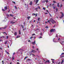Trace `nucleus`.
Listing matches in <instances>:
<instances>
[{
	"instance_id": "6ab92c4d",
	"label": "nucleus",
	"mask_w": 64,
	"mask_h": 64,
	"mask_svg": "<svg viewBox=\"0 0 64 64\" xmlns=\"http://www.w3.org/2000/svg\"><path fill=\"white\" fill-rule=\"evenodd\" d=\"M7 42H8V41L6 40V42H5V44H7Z\"/></svg>"
},
{
	"instance_id": "e433bc0d",
	"label": "nucleus",
	"mask_w": 64,
	"mask_h": 64,
	"mask_svg": "<svg viewBox=\"0 0 64 64\" xmlns=\"http://www.w3.org/2000/svg\"><path fill=\"white\" fill-rule=\"evenodd\" d=\"M12 58V60H14V58L13 57Z\"/></svg>"
},
{
	"instance_id": "8fccbe9b",
	"label": "nucleus",
	"mask_w": 64,
	"mask_h": 64,
	"mask_svg": "<svg viewBox=\"0 0 64 64\" xmlns=\"http://www.w3.org/2000/svg\"><path fill=\"white\" fill-rule=\"evenodd\" d=\"M45 14H48V13L46 12L45 13Z\"/></svg>"
},
{
	"instance_id": "aec40b11",
	"label": "nucleus",
	"mask_w": 64,
	"mask_h": 64,
	"mask_svg": "<svg viewBox=\"0 0 64 64\" xmlns=\"http://www.w3.org/2000/svg\"><path fill=\"white\" fill-rule=\"evenodd\" d=\"M14 8H15V9H18V8H17V7H16V6H14Z\"/></svg>"
},
{
	"instance_id": "423d86ee",
	"label": "nucleus",
	"mask_w": 64,
	"mask_h": 64,
	"mask_svg": "<svg viewBox=\"0 0 64 64\" xmlns=\"http://www.w3.org/2000/svg\"><path fill=\"white\" fill-rule=\"evenodd\" d=\"M17 35V32H14V36H16Z\"/></svg>"
},
{
	"instance_id": "338daca9",
	"label": "nucleus",
	"mask_w": 64,
	"mask_h": 64,
	"mask_svg": "<svg viewBox=\"0 0 64 64\" xmlns=\"http://www.w3.org/2000/svg\"><path fill=\"white\" fill-rule=\"evenodd\" d=\"M2 33L4 34V33H6V32H2Z\"/></svg>"
},
{
	"instance_id": "f3484780",
	"label": "nucleus",
	"mask_w": 64,
	"mask_h": 64,
	"mask_svg": "<svg viewBox=\"0 0 64 64\" xmlns=\"http://www.w3.org/2000/svg\"><path fill=\"white\" fill-rule=\"evenodd\" d=\"M35 10H36V11H37L38 12V10H38V8H35Z\"/></svg>"
},
{
	"instance_id": "f03ea898",
	"label": "nucleus",
	"mask_w": 64,
	"mask_h": 64,
	"mask_svg": "<svg viewBox=\"0 0 64 64\" xmlns=\"http://www.w3.org/2000/svg\"><path fill=\"white\" fill-rule=\"evenodd\" d=\"M4 8L6 10L8 9V8H7V6H4Z\"/></svg>"
},
{
	"instance_id": "a19ab883",
	"label": "nucleus",
	"mask_w": 64,
	"mask_h": 64,
	"mask_svg": "<svg viewBox=\"0 0 64 64\" xmlns=\"http://www.w3.org/2000/svg\"><path fill=\"white\" fill-rule=\"evenodd\" d=\"M10 16H13V15H12V14H10Z\"/></svg>"
},
{
	"instance_id": "dca6fc26",
	"label": "nucleus",
	"mask_w": 64,
	"mask_h": 64,
	"mask_svg": "<svg viewBox=\"0 0 64 64\" xmlns=\"http://www.w3.org/2000/svg\"><path fill=\"white\" fill-rule=\"evenodd\" d=\"M20 37V36H17L16 37V38H19Z\"/></svg>"
},
{
	"instance_id": "37998d69",
	"label": "nucleus",
	"mask_w": 64,
	"mask_h": 64,
	"mask_svg": "<svg viewBox=\"0 0 64 64\" xmlns=\"http://www.w3.org/2000/svg\"><path fill=\"white\" fill-rule=\"evenodd\" d=\"M48 28V27L47 26H46V27L45 28Z\"/></svg>"
},
{
	"instance_id": "4be33fe9",
	"label": "nucleus",
	"mask_w": 64,
	"mask_h": 64,
	"mask_svg": "<svg viewBox=\"0 0 64 64\" xmlns=\"http://www.w3.org/2000/svg\"><path fill=\"white\" fill-rule=\"evenodd\" d=\"M19 33L20 34H21V32H20V30H19Z\"/></svg>"
},
{
	"instance_id": "72a5a7b5",
	"label": "nucleus",
	"mask_w": 64,
	"mask_h": 64,
	"mask_svg": "<svg viewBox=\"0 0 64 64\" xmlns=\"http://www.w3.org/2000/svg\"><path fill=\"white\" fill-rule=\"evenodd\" d=\"M6 53L8 54H9V52H6Z\"/></svg>"
},
{
	"instance_id": "603ef678",
	"label": "nucleus",
	"mask_w": 64,
	"mask_h": 64,
	"mask_svg": "<svg viewBox=\"0 0 64 64\" xmlns=\"http://www.w3.org/2000/svg\"><path fill=\"white\" fill-rule=\"evenodd\" d=\"M22 26L23 28H24V27H23V25H22Z\"/></svg>"
},
{
	"instance_id": "393cba45",
	"label": "nucleus",
	"mask_w": 64,
	"mask_h": 64,
	"mask_svg": "<svg viewBox=\"0 0 64 64\" xmlns=\"http://www.w3.org/2000/svg\"><path fill=\"white\" fill-rule=\"evenodd\" d=\"M12 3H14V4H15V2L12 1Z\"/></svg>"
},
{
	"instance_id": "bf43d9fd",
	"label": "nucleus",
	"mask_w": 64,
	"mask_h": 64,
	"mask_svg": "<svg viewBox=\"0 0 64 64\" xmlns=\"http://www.w3.org/2000/svg\"><path fill=\"white\" fill-rule=\"evenodd\" d=\"M2 38V36H1L0 37V39H1V38Z\"/></svg>"
},
{
	"instance_id": "5fc2aeb1",
	"label": "nucleus",
	"mask_w": 64,
	"mask_h": 64,
	"mask_svg": "<svg viewBox=\"0 0 64 64\" xmlns=\"http://www.w3.org/2000/svg\"><path fill=\"white\" fill-rule=\"evenodd\" d=\"M17 64H19V63L18 62H17Z\"/></svg>"
},
{
	"instance_id": "09e8293b",
	"label": "nucleus",
	"mask_w": 64,
	"mask_h": 64,
	"mask_svg": "<svg viewBox=\"0 0 64 64\" xmlns=\"http://www.w3.org/2000/svg\"><path fill=\"white\" fill-rule=\"evenodd\" d=\"M2 38H4L5 37H4V36H2Z\"/></svg>"
},
{
	"instance_id": "9b49d317",
	"label": "nucleus",
	"mask_w": 64,
	"mask_h": 64,
	"mask_svg": "<svg viewBox=\"0 0 64 64\" xmlns=\"http://www.w3.org/2000/svg\"><path fill=\"white\" fill-rule=\"evenodd\" d=\"M30 18H31V17L30 16H28L27 17V18L28 20H29V19H30Z\"/></svg>"
},
{
	"instance_id": "ea45409f",
	"label": "nucleus",
	"mask_w": 64,
	"mask_h": 64,
	"mask_svg": "<svg viewBox=\"0 0 64 64\" xmlns=\"http://www.w3.org/2000/svg\"><path fill=\"white\" fill-rule=\"evenodd\" d=\"M51 60H52V61H54V60L53 59H51Z\"/></svg>"
},
{
	"instance_id": "a211bd4d",
	"label": "nucleus",
	"mask_w": 64,
	"mask_h": 64,
	"mask_svg": "<svg viewBox=\"0 0 64 64\" xmlns=\"http://www.w3.org/2000/svg\"><path fill=\"white\" fill-rule=\"evenodd\" d=\"M63 43H64V41L61 42V44H62V45H63Z\"/></svg>"
},
{
	"instance_id": "9d476101",
	"label": "nucleus",
	"mask_w": 64,
	"mask_h": 64,
	"mask_svg": "<svg viewBox=\"0 0 64 64\" xmlns=\"http://www.w3.org/2000/svg\"><path fill=\"white\" fill-rule=\"evenodd\" d=\"M57 6V7H60V5H59V3H58Z\"/></svg>"
},
{
	"instance_id": "473e14b6",
	"label": "nucleus",
	"mask_w": 64,
	"mask_h": 64,
	"mask_svg": "<svg viewBox=\"0 0 64 64\" xmlns=\"http://www.w3.org/2000/svg\"><path fill=\"white\" fill-rule=\"evenodd\" d=\"M56 11H58V8H57L56 9Z\"/></svg>"
},
{
	"instance_id": "b1692460",
	"label": "nucleus",
	"mask_w": 64,
	"mask_h": 64,
	"mask_svg": "<svg viewBox=\"0 0 64 64\" xmlns=\"http://www.w3.org/2000/svg\"><path fill=\"white\" fill-rule=\"evenodd\" d=\"M32 15H36V14L33 13V14H32Z\"/></svg>"
},
{
	"instance_id": "7ed1b4c3",
	"label": "nucleus",
	"mask_w": 64,
	"mask_h": 64,
	"mask_svg": "<svg viewBox=\"0 0 64 64\" xmlns=\"http://www.w3.org/2000/svg\"><path fill=\"white\" fill-rule=\"evenodd\" d=\"M32 52H33V53H35V52H36L34 50H32V52H31V53H32Z\"/></svg>"
},
{
	"instance_id": "f704fd0d",
	"label": "nucleus",
	"mask_w": 64,
	"mask_h": 64,
	"mask_svg": "<svg viewBox=\"0 0 64 64\" xmlns=\"http://www.w3.org/2000/svg\"><path fill=\"white\" fill-rule=\"evenodd\" d=\"M61 55H64V53H62L61 54Z\"/></svg>"
},
{
	"instance_id": "c756f323",
	"label": "nucleus",
	"mask_w": 64,
	"mask_h": 64,
	"mask_svg": "<svg viewBox=\"0 0 64 64\" xmlns=\"http://www.w3.org/2000/svg\"><path fill=\"white\" fill-rule=\"evenodd\" d=\"M54 39H55V38H54V39L53 40V41H54V42H56V41H54Z\"/></svg>"
},
{
	"instance_id": "052dcab7",
	"label": "nucleus",
	"mask_w": 64,
	"mask_h": 64,
	"mask_svg": "<svg viewBox=\"0 0 64 64\" xmlns=\"http://www.w3.org/2000/svg\"><path fill=\"white\" fill-rule=\"evenodd\" d=\"M10 10H9V11H8V12H10Z\"/></svg>"
},
{
	"instance_id": "f257e3e1",
	"label": "nucleus",
	"mask_w": 64,
	"mask_h": 64,
	"mask_svg": "<svg viewBox=\"0 0 64 64\" xmlns=\"http://www.w3.org/2000/svg\"><path fill=\"white\" fill-rule=\"evenodd\" d=\"M50 22H51L52 24H54V23H55L56 22L53 19V18H51L50 20H48V22L49 23H50V24L51 25V23L50 22Z\"/></svg>"
},
{
	"instance_id": "7c9ffc66",
	"label": "nucleus",
	"mask_w": 64,
	"mask_h": 64,
	"mask_svg": "<svg viewBox=\"0 0 64 64\" xmlns=\"http://www.w3.org/2000/svg\"><path fill=\"white\" fill-rule=\"evenodd\" d=\"M28 56H26L25 57V58H24V59H26L27 58H28Z\"/></svg>"
},
{
	"instance_id": "6e6d98bb",
	"label": "nucleus",
	"mask_w": 64,
	"mask_h": 64,
	"mask_svg": "<svg viewBox=\"0 0 64 64\" xmlns=\"http://www.w3.org/2000/svg\"><path fill=\"white\" fill-rule=\"evenodd\" d=\"M38 8H39V9H40V7H39V6H38Z\"/></svg>"
},
{
	"instance_id": "c03bdc74",
	"label": "nucleus",
	"mask_w": 64,
	"mask_h": 64,
	"mask_svg": "<svg viewBox=\"0 0 64 64\" xmlns=\"http://www.w3.org/2000/svg\"><path fill=\"white\" fill-rule=\"evenodd\" d=\"M32 54V55H33V56H35V55L34 54Z\"/></svg>"
},
{
	"instance_id": "69168bd1",
	"label": "nucleus",
	"mask_w": 64,
	"mask_h": 64,
	"mask_svg": "<svg viewBox=\"0 0 64 64\" xmlns=\"http://www.w3.org/2000/svg\"><path fill=\"white\" fill-rule=\"evenodd\" d=\"M46 12H48V10H46Z\"/></svg>"
},
{
	"instance_id": "3c124183",
	"label": "nucleus",
	"mask_w": 64,
	"mask_h": 64,
	"mask_svg": "<svg viewBox=\"0 0 64 64\" xmlns=\"http://www.w3.org/2000/svg\"><path fill=\"white\" fill-rule=\"evenodd\" d=\"M63 16H62L60 18H63Z\"/></svg>"
},
{
	"instance_id": "2eb2a0df",
	"label": "nucleus",
	"mask_w": 64,
	"mask_h": 64,
	"mask_svg": "<svg viewBox=\"0 0 64 64\" xmlns=\"http://www.w3.org/2000/svg\"><path fill=\"white\" fill-rule=\"evenodd\" d=\"M39 0H36V4H37V3H38V1H39Z\"/></svg>"
},
{
	"instance_id": "f8f14e48",
	"label": "nucleus",
	"mask_w": 64,
	"mask_h": 64,
	"mask_svg": "<svg viewBox=\"0 0 64 64\" xmlns=\"http://www.w3.org/2000/svg\"><path fill=\"white\" fill-rule=\"evenodd\" d=\"M54 29H52L50 30V32H53L54 31Z\"/></svg>"
},
{
	"instance_id": "6e6552de",
	"label": "nucleus",
	"mask_w": 64,
	"mask_h": 64,
	"mask_svg": "<svg viewBox=\"0 0 64 64\" xmlns=\"http://www.w3.org/2000/svg\"><path fill=\"white\" fill-rule=\"evenodd\" d=\"M60 13L62 14V16H64V14H63V13L62 12H60Z\"/></svg>"
},
{
	"instance_id": "cd10ccee",
	"label": "nucleus",
	"mask_w": 64,
	"mask_h": 64,
	"mask_svg": "<svg viewBox=\"0 0 64 64\" xmlns=\"http://www.w3.org/2000/svg\"><path fill=\"white\" fill-rule=\"evenodd\" d=\"M2 10L3 11H5V10L4 9H2Z\"/></svg>"
},
{
	"instance_id": "4d7b16f0",
	"label": "nucleus",
	"mask_w": 64,
	"mask_h": 64,
	"mask_svg": "<svg viewBox=\"0 0 64 64\" xmlns=\"http://www.w3.org/2000/svg\"><path fill=\"white\" fill-rule=\"evenodd\" d=\"M32 48H34V46H33Z\"/></svg>"
},
{
	"instance_id": "c85d7f7f",
	"label": "nucleus",
	"mask_w": 64,
	"mask_h": 64,
	"mask_svg": "<svg viewBox=\"0 0 64 64\" xmlns=\"http://www.w3.org/2000/svg\"><path fill=\"white\" fill-rule=\"evenodd\" d=\"M34 35H35V34H32V36H34Z\"/></svg>"
},
{
	"instance_id": "58836bf2",
	"label": "nucleus",
	"mask_w": 64,
	"mask_h": 64,
	"mask_svg": "<svg viewBox=\"0 0 64 64\" xmlns=\"http://www.w3.org/2000/svg\"><path fill=\"white\" fill-rule=\"evenodd\" d=\"M1 41H3V40H0V42H1Z\"/></svg>"
},
{
	"instance_id": "2f4dec72",
	"label": "nucleus",
	"mask_w": 64,
	"mask_h": 64,
	"mask_svg": "<svg viewBox=\"0 0 64 64\" xmlns=\"http://www.w3.org/2000/svg\"><path fill=\"white\" fill-rule=\"evenodd\" d=\"M2 64H4V60L2 61Z\"/></svg>"
},
{
	"instance_id": "680f3d73",
	"label": "nucleus",
	"mask_w": 64,
	"mask_h": 64,
	"mask_svg": "<svg viewBox=\"0 0 64 64\" xmlns=\"http://www.w3.org/2000/svg\"><path fill=\"white\" fill-rule=\"evenodd\" d=\"M15 54V52H14L13 54V55H14V54Z\"/></svg>"
},
{
	"instance_id": "a18cd8bd",
	"label": "nucleus",
	"mask_w": 64,
	"mask_h": 64,
	"mask_svg": "<svg viewBox=\"0 0 64 64\" xmlns=\"http://www.w3.org/2000/svg\"><path fill=\"white\" fill-rule=\"evenodd\" d=\"M33 36H32V37H31L30 38V39H31L32 38H33Z\"/></svg>"
},
{
	"instance_id": "c9c22d12",
	"label": "nucleus",
	"mask_w": 64,
	"mask_h": 64,
	"mask_svg": "<svg viewBox=\"0 0 64 64\" xmlns=\"http://www.w3.org/2000/svg\"><path fill=\"white\" fill-rule=\"evenodd\" d=\"M53 2L54 3H56V2L55 1H53Z\"/></svg>"
},
{
	"instance_id": "5701e85b",
	"label": "nucleus",
	"mask_w": 64,
	"mask_h": 64,
	"mask_svg": "<svg viewBox=\"0 0 64 64\" xmlns=\"http://www.w3.org/2000/svg\"><path fill=\"white\" fill-rule=\"evenodd\" d=\"M62 4H61L60 6V9H61V8L62 7Z\"/></svg>"
},
{
	"instance_id": "bb28decb",
	"label": "nucleus",
	"mask_w": 64,
	"mask_h": 64,
	"mask_svg": "<svg viewBox=\"0 0 64 64\" xmlns=\"http://www.w3.org/2000/svg\"><path fill=\"white\" fill-rule=\"evenodd\" d=\"M43 9L44 10H46V8H43Z\"/></svg>"
},
{
	"instance_id": "e2e57ef3",
	"label": "nucleus",
	"mask_w": 64,
	"mask_h": 64,
	"mask_svg": "<svg viewBox=\"0 0 64 64\" xmlns=\"http://www.w3.org/2000/svg\"><path fill=\"white\" fill-rule=\"evenodd\" d=\"M28 42H30V40H28Z\"/></svg>"
},
{
	"instance_id": "4468645a",
	"label": "nucleus",
	"mask_w": 64,
	"mask_h": 64,
	"mask_svg": "<svg viewBox=\"0 0 64 64\" xmlns=\"http://www.w3.org/2000/svg\"><path fill=\"white\" fill-rule=\"evenodd\" d=\"M15 23V22H13V21H12L10 22V23L11 24H14Z\"/></svg>"
},
{
	"instance_id": "49530a36",
	"label": "nucleus",
	"mask_w": 64,
	"mask_h": 64,
	"mask_svg": "<svg viewBox=\"0 0 64 64\" xmlns=\"http://www.w3.org/2000/svg\"><path fill=\"white\" fill-rule=\"evenodd\" d=\"M42 38V37H41V36H40V37L39 38V39H40V38Z\"/></svg>"
},
{
	"instance_id": "13d9d810",
	"label": "nucleus",
	"mask_w": 64,
	"mask_h": 64,
	"mask_svg": "<svg viewBox=\"0 0 64 64\" xmlns=\"http://www.w3.org/2000/svg\"><path fill=\"white\" fill-rule=\"evenodd\" d=\"M30 59H28V61H30Z\"/></svg>"
},
{
	"instance_id": "de8ad7c7",
	"label": "nucleus",
	"mask_w": 64,
	"mask_h": 64,
	"mask_svg": "<svg viewBox=\"0 0 64 64\" xmlns=\"http://www.w3.org/2000/svg\"><path fill=\"white\" fill-rule=\"evenodd\" d=\"M37 14H36V15L35 16H37Z\"/></svg>"
},
{
	"instance_id": "ddd939ff",
	"label": "nucleus",
	"mask_w": 64,
	"mask_h": 64,
	"mask_svg": "<svg viewBox=\"0 0 64 64\" xmlns=\"http://www.w3.org/2000/svg\"><path fill=\"white\" fill-rule=\"evenodd\" d=\"M43 2H46V3H48V0H44Z\"/></svg>"
},
{
	"instance_id": "774afa93",
	"label": "nucleus",
	"mask_w": 64,
	"mask_h": 64,
	"mask_svg": "<svg viewBox=\"0 0 64 64\" xmlns=\"http://www.w3.org/2000/svg\"><path fill=\"white\" fill-rule=\"evenodd\" d=\"M36 50H38V48H37L36 49Z\"/></svg>"
},
{
	"instance_id": "1a4fd4ad",
	"label": "nucleus",
	"mask_w": 64,
	"mask_h": 64,
	"mask_svg": "<svg viewBox=\"0 0 64 64\" xmlns=\"http://www.w3.org/2000/svg\"><path fill=\"white\" fill-rule=\"evenodd\" d=\"M7 27V26H6V27H5L4 28H0V29H2V28H3V29H6V28Z\"/></svg>"
},
{
	"instance_id": "4c0bfd02",
	"label": "nucleus",
	"mask_w": 64,
	"mask_h": 64,
	"mask_svg": "<svg viewBox=\"0 0 64 64\" xmlns=\"http://www.w3.org/2000/svg\"><path fill=\"white\" fill-rule=\"evenodd\" d=\"M40 18H38V21H39V20H40Z\"/></svg>"
},
{
	"instance_id": "20e7f679",
	"label": "nucleus",
	"mask_w": 64,
	"mask_h": 64,
	"mask_svg": "<svg viewBox=\"0 0 64 64\" xmlns=\"http://www.w3.org/2000/svg\"><path fill=\"white\" fill-rule=\"evenodd\" d=\"M35 43H36V42L35 41H34V42H32V44L33 45H35Z\"/></svg>"
},
{
	"instance_id": "a878e982",
	"label": "nucleus",
	"mask_w": 64,
	"mask_h": 64,
	"mask_svg": "<svg viewBox=\"0 0 64 64\" xmlns=\"http://www.w3.org/2000/svg\"><path fill=\"white\" fill-rule=\"evenodd\" d=\"M55 8H56V6H55L54 7L53 6V8L54 9H55Z\"/></svg>"
},
{
	"instance_id": "0eeeda50",
	"label": "nucleus",
	"mask_w": 64,
	"mask_h": 64,
	"mask_svg": "<svg viewBox=\"0 0 64 64\" xmlns=\"http://www.w3.org/2000/svg\"><path fill=\"white\" fill-rule=\"evenodd\" d=\"M31 6V5H32V1H30V3L29 4Z\"/></svg>"
},
{
	"instance_id": "79ce46f5",
	"label": "nucleus",
	"mask_w": 64,
	"mask_h": 64,
	"mask_svg": "<svg viewBox=\"0 0 64 64\" xmlns=\"http://www.w3.org/2000/svg\"><path fill=\"white\" fill-rule=\"evenodd\" d=\"M8 37H9V36H6V39H8Z\"/></svg>"
},
{
	"instance_id": "864d4df0",
	"label": "nucleus",
	"mask_w": 64,
	"mask_h": 64,
	"mask_svg": "<svg viewBox=\"0 0 64 64\" xmlns=\"http://www.w3.org/2000/svg\"><path fill=\"white\" fill-rule=\"evenodd\" d=\"M42 33H41L40 34V35H42Z\"/></svg>"
},
{
	"instance_id": "412c9836",
	"label": "nucleus",
	"mask_w": 64,
	"mask_h": 64,
	"mask_svg": "<svg viewBox=\"0 0 64 64\" xmlns=\"http://www.w3.org/2000/svg\"><path fill=\"white\" fill-rule=\"evenodd\" d=\"M64 62V60H62V62H61V64H62V63H63V62Z\"/></svg>"
},
{
	"instance_id": "39448f33",
	"label": "nucleus",
	"mask_w": 64,
	"mask_h": 64,
	"mask_svg": "<svg viewBox=\"0 0 64 64\" xmlns=\"http://www.w3.org/2000/svg\"><path fill=\"white\" fill-rule=\"evenodd\" d=\"M47 62H48V63H50V62L49 61V60H48L46 61V62H45V63L46 64V63H47Z\"/></svg>"
},
{
	"instance_id": "0e129e2a",
	"label": "nucleus",
	"mask_w": 64,
	"mask_h": 64,
	"mask_svg": "<svg viewBox=\"0 0 64 64\" xmlns=\"http://www.w3.org/2000/svg\"><path fill=\"white\" fill-rule=\"evenodd\" d=\"M52 62V63H54V61H53Z\"/></svg>"
}]
</instances>
